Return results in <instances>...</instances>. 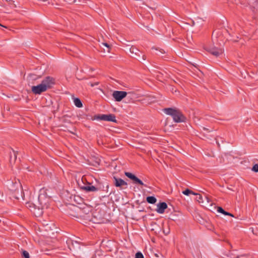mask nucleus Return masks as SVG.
<instances>
[{"mask_svg":"<svg viewBox=\"0 0 258 258\" xmlns=\"http://www.w3.org/2000/svg\"><path fill=\"white\" fill-rule=\"evenodd\" d=\"M252 170L255 172H258V164H255L252 167Z\"/></svg>","mask_w":258,"mask_h":258,"instance_id":"obj_26","label":"nucleus"},{"mask_svg":"<svg viewBox=\"0 0 258 258\" xmlns=\"http://www.w3.org/2000/svg\"><path fill=\"white\" fill-rule=\"evenodd\" d=\"M43 213V211H41L40 214H42Z\"/></svg>","mask_w":258,"mask_h":258,"instance_id":"obj_37","label":"nucleus"},{"mask_svg":"<svg viewBox=\"0 0 258 258\" xmlns=\"http://www.w3.org/2000/svg\"><path fill=\"white\" fill-rule=\"evenodd\" d=\"M156 54L157 55H159V54L158 53H156Z\"/></svg>","mask_w":258,"mask_h":258,"instance_id":"obj_39","label":"nucleus"},{"mask_svg":"<svg viewBox=\"0 0 258 258\" xmlns=\"http://www.w3.org/2000/svg\"><path fill=\"white\" fill-rule=\"evenodd\" d=\"M38 199L41 210H47L48 209V196L47 188L42 187L40 189Z\"/></svg>","mask_w":258,"mask_h":258,"instance_id":"obj_3","label":"nucleus"},{"mask_svg":"<svg viewBox=\"0 0 258 258\" xmlns=\"http://www.w3.org/2000/svg\"><path fill=\"white\" fill-rule=\"evenodd\" d=\"M203 130H205V131H208V129L205 127H203Z\"/></svg>","mask_w":258,"mask_h":258,"instance_id":"obj_35","label":"nucleus"},{"mask_svg":"<svg viewBox=\"0 0 258 258\" xmlns=\"http://www.w3.org/2000/svg\"><path fill=\"white\" fill-rule=\"evenodd\" d=\"M196 196H197V199H198V201L200 203L201 202V200H202V196L200 195V194H196Z\"/></svg>","mask_w":258,"mask_h":258,"instance_id":"obj_28","label":"nucleus"},{"mask_svg":"<svg viewBox=\"0 0 258 258\" xmlns=\"http://www.w3.org/2000/svg\"><path fill=\"white\" fill-rule=\"evenodd\" d=\"M207 50L215 56H218L222 53V50L217 47L207 48Z\"/></svg>","mask_w":258,"mask_h":258,"instance_id":"obj_10","label":"nucleus"},{"mask_svg":"<svg viewBox=\"0 0 258 258\" xmlns=\"http://www.w3.org/2000/svg\"><path fill=\"white\" fill-rule=\"evenodd\" d=\"M167 208V205L165 202L160 203L157 205L156 211L157 213L162 214L164 212L165 210Z\"/></svg>","mask_w":258,"mask_h":258,"instance_id":"obj_12","label":"nucleus"},{"mask_svg":"<svg viewBox=\"0 0 258 258\" xmlns=\"http://www.w3.org/2000/svg\"><path fill=\"white\" fill-rule=\"evenodd\" d=\"M228 216H231V217H234L233 215L229 213V215H228Z\"/></svg>","mask_w":258,"mask_h":258,"instance_id":"obj_33","label":"nucleus"},{"mask_svg":"<svg viewBox=\"0 0 258 258\" xmlns=\"http://www.w3.org/2000/svg\"><path fill=\"white\" fill-rule=\"evenodd\" d=\"M127 93L122 91H115L112 94V96L116 101H120L123 98H125Z\"/></svg>","mask_w":258,"mask_h":258,"instance_id":"obj_8","label":"nucleus"},{"mask_svg":"<svg viewBox=\"0 0 258 258\" xmlns=\"http://www.w3.org/2000/svg\"><path fill=\"white\" fill-rule=\"evenodd\" d=\"M182 194L186 196H188L189 194L196 195V193L188 188H186L185 190L183 191Z\"/></svg>","mask_w":258,"mask_h":258,"instance_id":"obj_19","label":"nucleus"},{"mask_svg":"<svg viewBox=\"0 0 258 258\" xmlns=\"http://www.w3.org/2000/svg\"><path fill=\"white\" fill-rule=\"evenodd\" d=\"M58 228L54 224L53 228H49V249H55L58 247Z\"/></svg>","mask_w":258,"mask_h":258,"instance_id":"obj_4","label":"nucleus"},{"mask_svg":"<svg viewBox=\"0 0 258 258\" xmlns=\"http://www.w3.org/2000/svg\"><path fill=\"white\" fill-rule=\"evenodd\" d=\"M98 84H99V83H98V82H95V83H91V84H90V85H91V87H94V86H96V85H98Z\"/></svg>","mask_w":258,"mask_h":258,"instance_id":"obj_31","label":"nucleus"},{"mask_svg":"<svg viewBox=\"0 0 258 258\" xmlns=\"http://www.w3.org/2000/svg\"><path fill=\"white\" fill-rule=\"evenodd\" d=\"M114 180V184L116 187H121L123 186H127V183L121 178L113 177Z\"/></svg>","mask_w":258,"mask_h":258,"instance_id":"obj_9","label":"nucleus"},{"mask_svg":"<svg viewBox=\"0 0 258 258\" xmlns=\"http://www.w3.org/2000/svg\"><path fill=\"white\" fill-rule=\"evenodd\" d=\"M57 84V81L52 77H49V89L51 87L52 85Z\"/></svg>","mask_w":258,"mask_h":258,"instance_id":"obj_18","label":"nucleus"},{"mask_svg":"<svg viewBox=\"0 0 258 258\" xmlns=\"http://www.w3.org/2000/svg\"><path fill=\"white\" fill-rule=\"evenodd\" d=\"M46 80L48 79V77H46Z\"/></svg>","mask_w":258,"mask_h":258,"instance_id":"obj_38","label":"nucleus"},{"mask_svg":"<svg viewBox=\"0 0 258 258\" xmlns=\"http://www.w3.org/2000/svg\"><path fill=\"white\" fill-rule=\"evenodd\" d=\"M78 210L79 211H78V213H79V214H81L82 212H83V210H84V212H85L86 214H88L89 213V209H87V210H81L80 209V208H78Z\"/></svg>","mask_w":258,"mask_h":258,"instance_id":"obj_27","label":"nucleus"},{"mask_svg":"<svg viewBox=\"0 0 258 258\" xmlns=\"http://www.w3.org/2000/svg\"><path fill=\"white\" fill-rule=\"evenodd\" d=\"M48 87V85H46L42 82L37 86H32L31 91L32 93L35 95L40 94L42 92L46 91Z\"/></svg>","mask_w":258,"mask_h":258,"instance_id":"obj_5","label":"nucleus"},{"mask_svg":"<svg viewBox=\"0 0 258 258\" xmlns=\"http://www.w3.org/2000/svg\"><path fill=\"white\" fill-rule=\"evenodd\" d=\"M18 184H14L13 182L11 184V187L9 188L7 192V196L10 200L16 199L19 200L20 198L24 200V195L21 186H20V189L18 188Z\"/></svg>","mask_w":258,"mask_h":258,"instance_id":"obj_2","label":"nucleus"},{"mask_svg":"<svg viewBox=\"0 0 258 258\" xmlns=\"http://www.w3.org/2000/svg\"><path fill=\"white\" fill-rule=\"evenodd\" d=\"M217 211L220 213H222V214L225 215H229V212H227L224 211V209L221 207H218Z\"/></svg>","mask_w":258,"mask_h":258,"instance_id":"obj_21","label":"nucleus"},{"mask_svg":"<svg viewBox=\"0 0 258 258\" xmlns=\"http://www.w3.org/2000/svg\"><path fill=\"white\" fill-rule=\"evenodd\" d=\"M130 51L132 54L134 55L133 57L140 56V55L138 54L139 52H140V50L134 46H132L130 48Z\"/></svg>","mask_w":258,"mask_h":258,"instance_id":"obj_14","label":"nucleus"},{"mask_svg":"<svg viewBox=\"0 0 258 258\" xmlns=\"http://www.w3.org/2000/svg\"><path fill=\"white\" fill-rule=\"evenodd\" d=\"M135 258H144V257L141 252H138L136 254Z\"/></svg>","mask_w":258,"mask_h":258,"instance_id":"obj_25","label":"nucleus"},{"mask_svg":"<svg viewBox=\"0 0 258 258\" xmlns=\"http://www.w3.org/2000/svg\"><path fill=\"white\" fill-rule=\"evenodd\" d=\"M124 174L128 178L132 179L134 181V183L138 184L141 185H144L146 187H148L147 185L144 184L141 180H140L139 178H138L137 176H136L134 174H132V173L128 172H125Z\"/></svg>","mask_w":258,"mask_h":258,"instance_id":"obj_7","label":"nucleus"},{"mask_svg":"<svg viewBox=\"0 0 258 258\" xmlns=\"http://www.w3.org/2000/svg\"><path fill=\"white\" fill-rule=\"evenodd\" d=\"M102 45L106 46L107 48V51L110 52V46L107 43H102Z\"/></svg>","mask_w":258,"mask_h":258,"instance_id":"obj_29","label":"nucleus"},{"mask_svg":"<svg viewBox=\"0 0 258 258\" xmlns=\"http://www.w3.org/2000/svg\"><path fill=\"white\" fill-rule=\"evenodd\" d=\"M216 143H217V144L218 146L219 147H220V144H219V142H216Z\"/></svg>","mask_w":258,"mask_h":258,"instance_id":"obj_36","label":"nucleus"},{"mask_svg":"<svg viewBox=\"0 0 258 258\" xmlns=\"http://www.w3.org/2000/svg\"><path fill=\"white\" fill-rule=\"evenodd\" d=\"M164 112L166 114L171 116L173 121L175 122L179 123L186 121V117L178 108H166L164 109Z\"/></svg>","mask_w":258,"mask_h":258,"instance_id":"obj_1","label":"nucleus"},{"mask_svg":"<svg viewBox=\"0 0 258 258\" xmlns=\"http://www.w3.org/2000/svg\"><path fill=\"white\" fill-rule=\"evenodd\" d=\"M66 243L68 246L69 248L72 250V249H75V244L78 245V243L77 241L72 240L71 239L69 238L66 241Z\"/></svg>","mask_w":258,"mask_h":258,"instance_id":"obj_13","label":"nucleus"},{"mask_svg":"<svg viewBox=\"0 0 258 258\" xmlns=\"http://www.w3.org/2000/svg\"><path fill=\"white\" fill-rule=\"evenodd\" d=\"M156 49V50L158 51H159V52H160V53H162V54H163V53H165V51H164V50H163V49H160V50H158V49H157V48H156V49Z\"/></svg>","mask_w":258,"mask_h":258,"instance_id":"obj_30","label":"nucleus"},{"mask_svg":"<svg viewBox=\"0 0 258 258\" xmlns=\"http://www.w3.org/2000/svg\"><path fill=\"white\" fill-rule=\"evenodd\" d=\"M26 207L30 209L32 211V209H35V205L31 203L27 202L26 203Z\"/></svg>","mask_w":258,"mask_h":258,"instance_id":"obj_24","label":"nucleus"},{"mask_svg":"<svg viewBox=\"0 0 258 258\" xmlns=\"http://www.w3.org/2000/svg\"><path fill=\"white\" fill-rule=\"evenodd\" d=\"M81 188L87 192H93L96 191L98 189L95 186L92 185L90 183L88 185L82 186Z\"/></svg>","mask_w":258,"mask_h":258,"instance_id":"obj_11","label":"nucleus"},{"mask_svg":"<svg viewBox=\"0 0 258 258\" xmlns=\"http://www.w3.org/2000/svg\"><path fill=\"white\" fill-rule=\"evenodd\" d=\"M13 155H14V157L12 156V155H10V161L12 162L13 160L14 162H15L16 160V158H17V152H16L15 151L13 150Z\"/></svg>","mask_w":258,"mask_h":258,"instance_id":"obj_22","label":"nucleus"},{"mask_svg":"<svg viewBox=\"0 0 258 258\" xmlns=\"http://www.w3.org/2000/svg\"><path fill=\"white\" fill-rule=\"evenodd\" d=\"M74 103L77 107H82L83 106L81 100L78 98H75L74 99Z\"/></svg>","mask_w":258,"mask_h":258,"instance_id":"obj_16","label":"nucleus"},{"mask_svg":"<svg viewBox=\"0 0 258 258\" xmlns=\"http://www.w3.org/2000/svg\"><path fill=\"white\" fill-rule=\"evenodd\" d=\"M22 255V256L24 258H30L29 253L26 250H23Z\"/></svg>","mask_w":258,"mask_h":258,"instance_id":"obj_23","label":"nucleus"},{"mask_svg":"<svg viewBox=\"0 0 258 258\" xmlns=\"http://www.w3.org/2000/svg\"><path fill=\"white\" fill-rule=\"evenodd\" d=\"M7 197H9V196H7V195H6V196H4L3 192H2L1 191H0V201H3V202H4V201L7 202L8 201Z\"/></svg>","mask_w":258,"mask_h":258,"instance_id":"obj_20","label":"nucleus"},{"mask_svg":"<svg viewBox=\"0 0 258 258\" xmlns=\"http://www.w3.org/2000/svg\"><path fill=\"white\" fill-rule=\"evenodd\" d=\"M143 57V60H145V59H146V56H145V55H144L143 56V57Z\"/></svg>","mask_w":258,"mask_h":258,"instance_id":"obj_32","label":"nucleus"},{"mask_svg":"<svg viewBox=\"0 0 258 258\" xmlns=\"http://www.w3.org/2000/svg\"><path fill=\"white\" fill-rule=\"evenodd\" d=\"M0 26H2V27H4V28H7V27H6V26H4V25H2L1 24H0Z\"/></svg>","mask_w":258,"mask_h":258,"instance_id":"obj_34","label":"nucleus"},{"mask_svg":"<svg viewBox=\"0 0 258 258\" xmlns=\"http://www.w3.org/2000/svg\"><path fill=\"white\" fill-rule=\"evenodd\" d=\"M95 118L101 120L117 122L115 115L113 114H100L97 116H95Z\"/></svg>","mask_w":258,"mask_h":258,"instance_id":"obj_6","label":"nucleus"},{"mask_svg":"<svg viewBox=\"0 0 258 258\" xmlns=\"http://www.w3.org/2000/svg\"><path fill=\"white\" fill-rule=\"evenodd\" d=\"M70 116L68 115H64L60 118V121L64 123L70 122Z\"/></svg>","mask_w":258,"mask_h":258,"instance_id":"obj_17","label":"nucleus"},{"mask_svg":"<svg viewBox=\"0 0 258 258\" xmlns=\"http://www.w3.org/2000/svg\"><path fill=\"white\" fill-rule=\"evenodd\" d=\"M146 201L148 203L154 204L156 202L157 199L153 196H149L147 197Z\"/></svg>","mask_w":258,"mask_h":258,"instance_id":"obj_15","label":"nucleus"}]
</instances>
